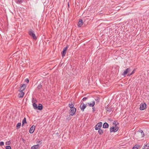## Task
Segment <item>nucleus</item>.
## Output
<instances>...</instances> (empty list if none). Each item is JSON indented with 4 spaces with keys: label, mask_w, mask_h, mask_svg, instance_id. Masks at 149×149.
I'll list each match as a JSON object with an SVG mask.
<instances>
[{
    "label": "nucleus",
    "mask_w": 149,
    "mask_h": 149,
    "mask_svg": "<svg viewBox=\"0 0 149 149\" xmlns=\"http://www.w3.org/2000/svg\"><path fill=\"white\" fill-rule=\"evenodd\" d=\"M28 33L34 40H36L37 39V38L34 33V31L31 29H29Z\"/></svg>",
    "instance_id": "nucleus-1"
},
{
    "label": "nucleus",
    "mask_w": 149,
    "mask_h": 149,
    "mask_svg": "<svg viewBox=\"0 0 149 149\" xmlns=\"http://www.w3.org/2000/svg\"><path fill=\"white\" fill-rule=\"evenodd\" d=\"M76 109L75 108H71L69 111V114L71 116H73L75 113L76 111Z\"/></svg>",
    "instance_id": "nucleus-2"
},
{
    "label": "nucleus",
    "mask_w": 149,
    "mask_h": 149,
    "mask_svg": "<svg viewBox=\"0 0 149 149\" xmlns=\"http://www.w3.org/2000/svg\"><path fill=\"white\" fill-rule=\"evenodd\" d=\"M113 107L112 106H111L109 107L107 105L106 107H105V108L106 111L108 112H112L113 111L112 110L113 109Z\"/></svg>",
    "instance_id": "nucleus-3"
},
{
    "label": "nucleus",
    "mask_w": 149,
    "mask_h": 149,
    "mask_svg": "<svg viewBox=\"0 0 149 149\" xmlns=\"http://www.w3.org/2000/svg\"><path fill=\"white\" fill-rule=\"evenodd\" d=\"M102 123L101 122L98 123L95 126V129L96 130H98V129L101 128L102 127Z\"/></svg>",
    "instance_id": "nucleus-4"
},
{
    "label": "nucleus",
    "mask_w": 149,
    "mask_h": 149,
    "mask_svg": "<svg viewBox=\"0 0 149 149\" xmlns=\"http://www.w3.org/2000/svg\"><path fill=\"white\" fill-rule=\"evenodd\" d=\"M146 105L145 103H143L141 104L140 107V109L143 110L145 109L146 108Z\"/></svg>",
    "instance_id": "nucleus-5"
},
{
    "label": "nucleus",
    "mask_w": 149,
    "mask_h": 149,
    "mask_svg": "<svg viewBox=\"0 0 149 149\" xmlns=\"http://www.w3.org/2000/svg\"><path fill=\"white\" fill-rule=\"evenodd\" d=\"M86 107V105L84 103V102H82L80 106V107L81 110L83 111H84V110Z\"/></svg>",
    "instance_id": "nucleus-6"
},
{
    "label": "nucleus",
    "mask_w": 149,
    "mask_h": 149,
    "mask_svg": "<svg viewBox=\"0 0 149 149\" xmlns=\"http://www.w3.org/2000/svg\"><path fill=\"white\" fill-rule=\"evenodd\" d=\"M26 86V85L25 84H22L19 87V91H23L25 90Z\"/></svg>",
    "instance_id": "nucleus-7"
},
{
    "label": "nucleus",
    "mask_w": 149,
    "mask_h": 149,
    "mask_svg": "<svg viewBox=\"0 0 149 149\" xmlns=\"http://www.w3.org/2000/svg\"><path fill=\"white\" fill-rule=\"evenodd\" d=\"M110 132H116L118 131V129L117 128H115V127L112 126L110 128Z\"/></svg>",
    "instance_id": "nucleus-8"
},
{
    "label": "nucleus",
    "mask_w": 149,
    "mask_h": 149,
    "mask_svg": "<svg viewBox=\"0 0 149 149\" xmlns=\"http://www.w3.org/2000/svg\"><path fill=\"white\" fill-rule=\"evenodd\" d=\"M35 126L34 125H32L30 128L29 131V133L31 134L33 133L35 130Z\"/></svg>",
    "instance_id": "nucleus-9"
},
{
    "label": "nucleus",
    "mask_w": 149,
    "mask_h": 149,
    "mask_svg": "<svg viewBox=\"0 0 149 149\" xmlns=\"http://www.w3.org/2000/svg\"><path fill=\"white\" fill-rule=\"evenodd\" d=\"M130 70V68H128L126 69L125 70L124 72L122 73V75L124 76L126 75L129 72Z\"/></svg>",
    "instance_id": "nucleus-10"
},
{
    "label": "nucleus",
    "mask_w": 149,
    "mask_h": 149,
    "mask_svg": "<svg viewBox=\"0 0 149 149\" xmlns=\"http://www.w3.org/2000/svg\"><path fill=\"white\" fill-rule=\"evenodd\" d=\"M83 23V21L82 19H80L79 21L78 26L81 27Z\"/></svg>",
    "instance_id": "nucleus-11"
},
{
    "label": "nucleus",
    "mask_w": 149,
    "mask_h": 149,
    "mask_svg": "<svg viewBox=\"0 0 149 149\" xmlns=\"http://www.w3.org/2000/svg\"><path fill=\"white\" fill-rule=\"evenodd\" d=\"M20 92L19 93L18 96L19 97H22L24 95V93L23 91Z\"/></svg>",
    "instance_id": "nucleus-12"
},
{
    "label": "nucleus",
    "mask_w": 149,
    "mask_h": 149,
    "mask_svg": "<svg viewBox=\"0 0 149 149\" xmlns=\"http://www.w3.org/2000/svg\"><path fill=\"white\" fill-rule=\"evenodd\" d=\"M39 145L37 144L36 145H34L31 147V149H38L39 148Z\"/></svg>",
    "instance_id": "nucleus-13"
},
{
    "label": "nucleus",
    "mask_w": 149,
    "mask_h": 149,
    "mask_svg": "<svg viewBox=\"0 0 149 149\" xmlns=\"http://www.w3.org/2000/svg\"><path fill=\"white\" fill-rule=\"evenodd\" d=\"M42 107H43L42 104H39L38 106H37V109L39 110H41L42 109Z\"/></svg>",
    "instance_id": "nucleus-14"
},
{
    "label": "nucleus",
    "mask_w": 149,
    "mask_h": 149,
    "mask_svg": "<svg viewBox=\"0 0 149 149\" xmlns=\"http://www.w3.org/2000/svg\"><path fill=\"white\" fill-rule=\"evenodd\" d=\"M109 127V125L107 123H105L103 125V127L104 128H108Z\"/></svg>",
    "instance_id": "nucleus-15"
},
{
    "label": "nucleus",
    "mask_w": 149,
    "mask_h": 149,
    "mask_svg": "<svg viewBox=\"0 0 149 149\" xmlns=\"http://www.w3.org/2000/svg\"><path fill=\"white\" fill-rule=\"evenodd\" d=\"M95 102L94 101H92V103H88V105L90 107H93L95 104Z\"/></svg>",
    "instance_id": "nucleus-16"
},
{
    "label": "nucleus",
    "mask_w": 149,
    "mask_h": 149,
    "mask_svg": "<svg viewBox=\"0 0 149 149\" xmlns=\"http://www.w3.org/2000/svg\"><path fill=\"white\" fill-rule=\"evenodd\" d=\"M74 103H73V104L72 102H71L70 103H69L68 104V106L70 108H74Z\"/></svg>",
    "instance_id": "nucleus-17"
},
{
    "label": "nucleus",
    "mask_w": 149,
    "mask_h": 149,
    "mask_svg": "<svg viewBox=\"0 0 149 149\" xmlns=\"http://www.w3.org/2000/svg\"><path fill=\"white\" fill-rule=\"evenodd\" d=\"M149 148V144L148 143L146 144L143 147V149H148Z\"/></svg>",
    "instance_id": "nucleus-18"
},
{
    "label": "nucleus",
    "mask_w": 149,
    "mask_h": 149,
    "mask_svg": "<svg viewBox=\"0 0 149 149\" xmlns=\"http://www.w3.org/2000/svg\"><path fill=\"white\" fill-rule=\"evenodd\" d=\"M140 146L139 145H138V144L135 145L132 148V149H137Z\"/></svg>",
    "instance_id": "nucleus-19"
},
{
    "label": "nucleus",
    "mask_w": 149,
    "mask_h": 149,
    "mask_svg": "<svg viewBox=\"0 0 149 149\" xmlns=\"http://www.w3.org/2000/svg\"><path fill=\"white\" fill-rule=\"evenodd\" d=\"M66 52L64 50H63V51L61 52V55L62 57H64L65 56L66 54Z\"/></svg>",
    "instance_id": "nucleus-20"
},
{
    "label": "nucleus",
    "mask_w": 149,
    "mask_h": 149,
    "mask_svg": "<svg viewBox=\"0 0 149 149\" xmlns=\"http://www.w3.org/2000/svg\"><path fill=\"white\" fill-rule=\"evenodd\" d=\"M21 123H18L16 125V129H19L21 126Z\"/></svg>",
    "instance_id": "nucleus-21"
},
{
    "label": "nucleus",
    "mask_w": 149,
    "mask_h": 149,
    "mask_svg": "<svg viewBox=\"0 0 149 149\" xmlns=\"http://www.w3.org/2000/svg\"><path fill=\"white\" fill-rule=\"evenodd\" d=\"M98 133L100 134L101 135L103 133V131L101 129V128H100L98 129Z\"/></svg>",
    "instance_id": "nucleus-22"
},
{
    "label": "nucleus",
    "mask_w": 149,
    "mask_h": 149,
    "mask_svg": "<svg viewBox=\"0 0 149 149\" xmlns=\"http://www.w3.org/2000/svg\"><path fill=\"white\" fill-rule=\"evenodd\" d=\"M42 87V85L40 84H39L37 87V89L38 90H40V89Z\"/></svg>",
    "instance_id": "nucleus-23"
},
{
    "label": "nucleus",
    "mask_w": 149,
    "mask_h": 149,
    "mask_svg": "<svg viewBox=\"0 0 149 149\" xmlns=\"http://www.w3.org/2000/svg\"><path fill=\"white\" fill-rule=\"evenodd\" d=\"M26 123V118L25 117H24V119L22 121V125H23L24 123Z\"/></svg>",
    "instance_id": "nucleus-24"
},
{
    "label": "nucleus",
    "mask_w": 149,
    "mask_h": 149,
    "mask_svg": "<svg viewBox=\"0 0 149 149\" xmlns=\"http://www.w3.org/2000/svg\"><path fill=\"white\" fill-rule=\"evenodd\" d=\"M33 105L34 109H37V105L35 103H33Z\"/></svg>",
    "instance_id": "nucleus-25"
},
{
    "label": "nucleus",
    "mask_w": 149,
    "mask_h": 149,
    "mask_svg": "<svg viewBox=\"0 0 149 149\" xmlns=\"http://www.w3.org/2000/svg\"><path fill=\"white\" fill-rule=\"evenodd\" d=\"M113 125H118L119 123L118 122H117L116 121H114L113 122Z\"/></svg>",
    "instance_id": "nucleus-26"
},
{
    "label": "nucleus",
    "mask_w": 149,
    "mask_h": 149,
    "mask_svg": "<svg viewBox=\"0 0 149 149\" xmlns=\"http://www.w3.org/2000/svg\"><path fill=\"white\" fill-rule=\"evenodd\" d=\"M135 70L134 69V70L132 71V72L131 73H130L129 74H128L127 76H130L132 74H134V72H135Z\"/></svg>",
    "instance_id": "nucleus-27"
},
{
    "label": "nucleus",
    "mask_w": 149,
    "mask_h": 149,
    "mask_svg": "<svg viewBox=\"0 0 149 149\" xmlns=\"http://www.w3.org/2000/svg\"><path fill=\"white\" fill-rule=\"evenodd\" d=\"M15 2L17 3H20L22 2V0H15Z\"/></svg>",
    "instance_id": "nucleus-28"
},
{
    "label": "nucleus",
    "mask_w": 149,
    "mask_h": 149,
    "mask_svg": "<svg viewBox=\"0 0 149 149\" xmlns=\"http://www.w3.org/2000/svg\"><path fill=\"white\" fill-rule=\"evenodd\" d=\"M88 97H84L82 100V101H84L88 99Z\"/></svg>",
    "instance_id": "nucleus-29"
},
{
    "label": "nucleus",
    "mask_w": 149,
    "mask_h": 149,
    "mask_svg": "<svg viewBox=\"0 0 149 149\" xmlns=\"http://www.w3.org/2000/svg\"><path fill=\"white\" fill-rule=\"evenodd\" d=\"M6 149H11V147L10 146H7L6 147Z\"/></svg>",
    "instance_id": "nucleus-30"
},
{
    "label": "nucleus",
    "mask_w": 149,
    "mask_h": 149,
    "mask_svg": "<svg viewBox=\"0 0 149 149\" xmlns=\"http://www.w3.org/2000/svg\"><path fill=\"white\" fill-rule=\"evenodd\" d=\"M68 47V46H67L66 47H64V48L63 49V50H65V51H66V52Z\"/></svg>",
    "instance_id": "nucleus-31"
},
{
    "label": "nucleus",
    "mask_w": 149,
    "mask_h": 149,
    "mask_svg": "<svg viewBox=\"0 0 149 149\" xmlns=\"http://www.w3.org/2000/svg\"><path fill=\"white\" fill-rule=\"evenodd\" d=\"M100 99L99 97H97V98L95 99V100L97 101V102H99L100 101Z\"/></svg>",
    "instance_id": "nucleus-32"
},
{
    "label": "nucleus",
    "mask_w": 149,
    "mask_h": 149,
    "mask_svg": "<svg viewBox=\"0 0 149 149\" xmlns=\"http://www.w3.org/2000/svg\"><path fill=\"white\" fill-rule=\"evenodd\" d=\"M4 143L3 141H1L0 142V146H2L4 145Z\"/></svg>",
    "instance_id": "nucleus-33"
},
{
    "label": "nucleus",
    "mask_w": 149,
    "mask_h": 149,
    "mask_svg": "<svg viewBox=\"0 0 149 149\" xmlns=\"http://www.w3.org/2000/svg\"><path fill=\"white\" fill-rule=\"evenodd\" d=\"M141 133V135H142V137H144L145 136V134L143 132H143H142Z\"/></svg>",
    "instance_id": "nucleus-34"
},
{
    "label": "nucleus",
    "mask_w": 149,
    "mask_h": 149,
    "mask_svg": "<svg viewBox=\"0 0 149 149\" xmlns=\"http://www.w3.org/2000/svg\"><path fill=\"white\" fill-rule=\"evenodd\" d=\"M25 81L26 82V83H28L29 82V79H28V78H27V79H25Z\"/></svg>",
    "instance_id": "nucleus-35"
},
{
    "label": "nucleus",
    "mask_w": 149,
    "mask_h": 149,
    "mask_svg": "<svg viewBox=\"0 0 149 149\" xmlns=\"http://www.w3.org/2000/svg\"><path fill=\"white\" fill-rule=\"evenodd\" d=\"M9 143H10V141H7L6 142V144L7 145H9Z\"/></svg>",
    "instance_id": "nucleus-36"
},
{
    "label": "nucleus",
    "mask_w": 149,
    "mask_h": 149,
    "mask_svg": "<svg viewBox=\"0 0 149 149\" xmlns=\"http://www.w3.org/2000/svg\"><path fill=\"white\" fill-rule=\"evenodd\" d=\"M117 125H115V126H114V127H115V128H117V129H118V130L119 129V127H118L117 126Z\"/></svg>",
    "instance_id": "nucleus-37"
},
{
    "label": "nucleus",
    "mask_w": 149,
    "mask_h": 149,
    "mask_svg": "<svg viewBox=\"0 0 149 149\" xmlns=\"http://www.w3.org/2000/svg\"><path fill=\"white\" fill-rule=\"evenodd\" d=\"M93 111L94 112L95 111V107H93Z\"/></svg>",
    "instance_id": "nucleus-38"
},
{
    "label": "nucleus",
    "mask_w": 149,
    "mask_h": 149,
    "mask_svg": "<svg viewBox=\"0 0 149 149\" xmlns=\"http://www.w3.org/2000/svg\"><path fill=\"white\" fill-rule=\"evenodd\" d=\"M71 119V118L70 117H69L68 118H67V119L68 120H70Z\"/></svg>",
    "instance_id": "nucleus-39"
},
{
    "label": "nucleus",
    "mask_w": 149,
    "mask_h": 149,
    "mask_svg": "<svg viewBox=\"0 0 149 149\" xmlns=\"http://www.w3.org/2000/svg\"><path fill=\"white\" fill-rule=\"evenodd\" d=\"M139 132L141 133L142 132H143V131L142 130H140L139 131Z\"/></svg>",
    "instance_id": "nucleus-40"
},
{
    "label": "nucleus",
    "mask_w": 149,
    "mask_h": 149,
    "mask_svg": "<svg viewBox=\"0 0 149 149\" xmlns=\"http://www.w3.org/2000/svg\"><path fill=\"white\" fill-rule=\"evenodd\" d=\"M40 142H41L40 141H38L37 142L38 143H40V144H41V143Z\"/></svg>",
    "instance_id": "nucleus-41"
},
{
    "label": "nucleus",
    "mask_w": 149,
    "mask_h": 149,
    "mask_svg": "<svg viewBox=\"0 0 149 149\" xmlns=\"http://www.w3.org/2000/svg\"><path fill=\"white\" fill-rule=\"evenodd\" d=\"M110 121H111L112 120L111 119V118H109L108 119Z\"/></svg>",
    "instance_id": "nucleus-42"
},
{
    "label": "nucleus",
    "mask_w": 149,
    "mask_h": 149,
    "mask_svg": "<svg viewBox=\"0 0 149 149\" xmlns=\"http://www.w3.org/2000/svg\"><path fill=\"white\" fill-rule=\"evenodd\" d=\"M22 140H23V141H24V139H22Z\"/></svg>",
    "instance_id": "nucleus-43"
}]
</instances>
